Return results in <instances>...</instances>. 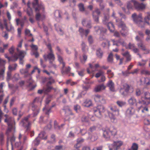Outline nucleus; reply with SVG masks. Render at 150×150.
I'll return each mask as SVG.
<instances>
[{"mask_svg": "<svg viewBox=\"0 0 150 150\" xmlns=\"http://www.w3.org/2000/svg\"><path fill=\"white\" fill-rule=\"evenodd\" d=\"M133 91V88L126 83L122 85L120 90V93L123 96H126L129 93H132Z\"/></svg>", "mask_w": 150, "mask_h": 150, "instance_id": "4", "label": "nucleus"}, {"mask_svg": "<svg viewBox=\"0 0 150 150\" xmlns=\"http://www.w3.org/2000/svg\"><path fill=\"white\" fill-rule=\"evenodd\" d=\"M116 21L117 23V24L119 28L122 29V30L120 31L122 35L123 36L126 35L127 32V29L125 25L123 22L120 20L116 19Z\"/></svg>", "mask_w": 150, "mask_h": 150, "instance_id": "7", "label": "nucleus"}, {"mask_svg": "<svg viewBox=\"0 0 150 150\" xmlns=\"http://www.w3.org/2000/svg\"><path fill=\"white\" fill-rule=\"evenodd\" d=\"M31 47L32 48V52L37 51L38 48L37 45H32L31 46Z\"/></svg>", "mask_w": 150, "mask_h": 150, "instance_id": "51", "label": "nucleus"}, {"mask_svg": "<svg viewBox=\"0 0 150 150\" xmlns=\"http://www.w3.org/2000/svg\"><path fill=\"white\" fill-rule=\"evenodd\" d=\"M150 20V13H149L147 16L144 18V21L145 23L149 25L148 21Z\"/></svg>", "mask_w": 150, "mask_h": 150, "instance_id": "61", "label": "nucleus"}, {"mask_svg": "<svg viewBox=\"0 0 150 150\" xmlns=\"http://www.w3.org/2000/svg\"><path fill=\"white\" fill-rule=\"evenodd\" d=\"M25 34L29 36H32V34L30 33V31L29 30L26 29L25 31Z\"/></svg>", "mask_w": 150, "mask_h": 150, "instance_id": "64", "label": "nucleus"}, {"mask_svg": "<svg viewBox=\"0 0 150 150\" xmlns=\"http://www.w3.org/2000/svg\"><path fill=\"white\" fill-rule=\"evenodd\" d=\"M144 83L145 85L147 86L150 85V80L148 78H144L143 79Z\"/></svg>", "mask_w": 150, "mask_h": 150, "instance_id": "36", "label": "nucleus"}, {"mask_svg": "<svg viewBox=\"0 0 150 150\" xmlns=\"http://www.w3.org/2000/svg\"><path fill=\"white\" fill-rule=\"evenodd\" d=\"M64 125V124H62L61 125V126H59L57 125V123L55 121L54 122V127L55 128L57 129H60V127H62Z\"/></svg>", "mask_w": 150, "mask_h": 150, "instance_id": "58", "label": "nucleus"}, {"mask_svg": "<svg viewBox=\"0 0 150 150\" xmlns=\"http://www.w3.org/2000/svg\"><path fill=\"white\" fill-rule=\"evenodd\" d=\"M54 80L52 78H50L49 80V81L47 84V86H49L51 84L54 83Z\"/></svg>", "mask_w": 150, "mask_h": 150, "instance_id": "55", "label": "nucleus"}, {"mask_svg": "<svg viewBox=\"0 0 150 150\" xmlns=\"http://www.w3.org/2000/svg\"><path fill=\"white\" fill-rule=\"evenodd\" d=\"M81 45L82 50L83 52L86 51L87 49V47L86 46V44L84 42H82Z\"/></svg>", "mask_w": 150, "mask_h": 150, "instance_id": "52", "label": "nucleus"}, {"mask_svg": "<svg viewBox=\"0 0 150 150\" xmlns=\"http://www.w3.org/2000/svg\"><path fill=\"white\" fill-rule=\"evenodd\" d=\"M141 73L142 74L145 75H150V71L146 69L142 70L141 71Z\"/></svg>", "mask_w": 150, "mask_h": 150, "instance_id": "38", "label": "nucleus"}, {"mask_svg": "<svg viewBox=\"0 0 150 150\" xmlns=\"http://www.w3.org/2000/svg\"><path fill=\"white\" fill-rule=\"evenodd\" d=\"M33 7L35 8V11L37 12L36 15V19L37 21H42L45 18L44 15H41L38 11H43L44 9V7L43 5L42 4L38 3V0H34L33 3Z\"/></svg>", "mask_w": 150, "mask_h": 150, "instance_id": "2", "label": "nucleus"}, {"mask_svg": "<svg viewBox=\"0 0 150 150\" xmlns=\"http://www.w3.org/2000/svg\"><path fill=\"white\" fill-rule=\"evenodd\" d=\"M109 16L108 15L105 16L103 19V24H107L108 27L110 31L112 32L114 30V27L113 24L111 22L108 23Z\"/></svg>", "mask_w": 150, "mask_h": 150, "instance_id": "11", "label": "nucleus"}, {"mask_svg": "<svg viewBox=\"0 0 150 150\" xmlns=\"http://www.w3.org/2000/svg\"><path fill=\"white\" fill-rule=\"evenodd\" d=\"M107 85L110 91L113 92L115 91L114 84L112 80H109L108 82Z\"/></svg>", "mask_w": 150, "mask_h": 150, "instance_id": "20", "label": "nucleus"}, {"mask_svg": "<svg viewBox=\"0 0 150 150\" xmlns=\"http://www.w3.org/2000/svg\"><path fill=\"white\" fill-rule=\"evenodd\" d=\"M100 14V11L98 9H96L95 11L93 12V15L95 21L96 23L98 22V16Z\"/></svg>", "mask_w": 150, "mask_h": 150, "instance_id": "18", "label": "nucleus"}, {"mask_svg": "<svg viewBox=\"0 0 150 150\" xmlns=\"http://www.w3.org/2000/svg\"><path fill=\"white\" fill-rule=\"evenodd\" d=\"M40 139H46L47 138V136L46 135L45 132H42L40 133L39 134L38 137H37L34 141V143L36 145H38L39 144L40 142Z\"/></svg>", "mask_w": 150, "mask_h": 150, "instance_id": "14", "label": "nucleus"}, {"mask_svg": "<svg viewBox=\"0 0 150 150\" xmlns=\"http://www.w3.org/2000/svg\"><path fill=\"white\" fill-rule=\"evenodd\" d=\"M82 23L83 25L86 26L88 28H91V22L89 20L84 19L82 21Z\"/></svg>", "mask_w": 150, "mask_h": 150, "instance_id": "23", "label": "nucleus"}, {"mask_svg": "<svg viewBox=\"0 0 150 150\" xmlns=\"http://www.w3.org/2000/svg\"><path fill=\"white\" fill-rule=\"evenodd\" d=\"M74 109L76 112H77L78 110H80V107L79 105H76L74 106Z\"/></svg>", "mask_w": 150, "mask_h": 150, "instance_id": "63", "label": "nucleus"}, {"mask_svg": "<svg viewBox=\"0 0 150 150\" xmlns=\"http://www.w3.org/2000/svg\"><path fill=\"white\" fill-rule=\"evenodd\" d=\"M84 141V139L81 138H79L77 139V143L75 145V148L79 147V146H78V145L81 144Z\"/></svg>", "mask_w": 150, "mask_h": 150, "instance_id": "37", "label": "nucleus"}, {"mask_svg": "<svg viewBox=\"0 0 150 150\" xmlns=\"http://www.w3.org/2000/svg\"><path fill=\"white\" fill-rule=\"evenodd\" d=\"M134 112V108L132 107L129 108L127 111V113L129 115L133 114Z\"/></svg>", "mask_w": 150, "mask_h": 150, "instance_id": "35", "label": "nucleus"}, {"mask_svg": "<svg viewBox=\"0 0 150 150\" xmlns=\"http://www.w3.org/2000/svg\"><path fill=\"white\" fill-rule=\"evenodd\" d=\"M93 110L95 115L98 117H100L102 113L105 111V108L103 105H98L93 108Z\"/></svg>", "mask_w": 150, "mask_h": 150, "instance_id": "9", "label": "nucleus"}, {"mask_svg": "<svg viewBox=\"0 0 150 150\" xmlns=\"http://www.w3.org/2000/svg\"><path fill=\"white\" fill-rule=\"evenodd\" d=\"M4 25L5 26L6 29L8 31H11L13 32L14 31V28L11 24L10 25L9 27L7 26L6 20L4 19Z\"/></svg>", "mask_w": 150, "mask_h": 150, "instance_id": "25", "label": "nucleus"}, {"mask_svg": "<svg viewBox=\"0 0 150 150\" xmlns=\"http://www.w3.org/2000/svg\"><path fill=\"white\" fill-rule=\"evenodd\" d=\"M117 103L119 106L121 107L124 106L125 105L126 103L124 101H118L117 102Z\"/></svg>", "mask_w": 150, "mask_h": 150, "instance_id": "46", "label": "nucleus"}, {"mask_svg": "<svg viewBox=\"0 0 150 150\" xmlns=\"http://www.w3.org/2000/svg\"><path fill=\"white\" fill-rule=\"evenodd\" d=\"M32 110L33 111V115L34 116L37 115L39 111V108L34 105H32Z\"/></svg>", "mask_w": 150, "mask_h": 150, "instance_id": "28", "label": "nucleus"}, {"mask_svg": "<svg viewBox=\"0 0 150 150\" xmlns=\"http://www.w3.org/2000/svg\"><path fill=\"white\" fill-rule=\"evenodd\" d=\"M123 142L121 141H114L112 144H108L109 150H118L123 145Z\"/></svg>", "mask_w": 150, "mask_h": 150, "instance_id": "8", "label": "nucleus"}, {"mask_svg": "<svg viewBox=\"0 0 150 150\" xmlns=\"http://www.w3.org/2000/svg\"><path fill=\"white\" fill-rule=\"evenodd\" d=\"M138 146L137 144L134 143L132 144L131 149L132 150H138Z\"/></svg>", "mask_w": 150, "mask_h": 150, "instance_id": "48", "label": "nucleus"}, {"mask_svg": "<svg viewBox=\"0 0 150 150\" xmlns=\"http://www.w3.org/2000/svg\"><path fill=\"white\" fill-rule=\"evenodd\" d=\"M128 101L130 104L133 105L136 103V100L134 97H132Z\"/></svg>", "mask_w": 150, "mask_h": 150, "instance_id": "39", "label": "nucleus"}, {"mask_svg": "<svg viewBox=\"0 0 150 150\" xmlns=\"http://www.w3.org/2000/svg\"><path fill=\"white\" fill-rule=\"evenodd\" d=\"M137 45L139 48H140L142 50H144L146 51V52H145V53L147 54L149 53V50H148L146 49L144 45L143 44V43L142 42L138 43Z\"/></svg>", "mask_w": 150, "mask_h": 150, "instance_id": "31", "label": "nucleus"}, {"mask_svg": "<svg viewBox=\"0 0 150 150\" xmlns=\"http://www.w3.org/2000/svg\"><path fill=\"white\" fill-rule=\"evenodd\" d=\"M96 54L99 58H100L102 57L103 55V52L100 49H99L97 50Z\"/></svg>", "mask_w": 150, "mask_h": 150, "instance_id": "43", "label": "nucleus"}, {"mask_svg": "<svg viewBox=\"0 0 150 150\" xmlns=\"http://www.w3.org/2000/svg\"><path fill=\"white\" fill-rule=\"evenodd\" d=\"M54 89V91H56L57 89V88H53L51 86H47V88L46 89V92H49L52 89Z\"/></svg>", "mask_w": 150, "mask_h": 150, "instance_id": "50", "label": "nucleus"}, {"mask_svg": "<svg viewBox=\"0 0 150 150\" xmlns=\"http://www.w3.org/2000/svg\"><path fill=\"white\" fill-rule=\"evenodd\" d=\"M110 108L112 112L111 113L108 111V115L110 118L111 121L113 122L115 119V115H118L119 114V110L115 105H112L110 107Z\"/></svg>", "mask_w": 150, "mask_h": 150, "instance_id": "6", "label": "nucleus"}, {"mask_svg": "<svg viewBox=\"0 0 150 150\" xmlns=\"http://www.w3.org/2000/svg\"><path fill=\"white\" fill-rule=\"evenodd\" d=\"M54 16L56 18H61L60 11H56L54 13Z\"/></svg>", "mask_w": 150, "mask_h": 150, "instance_id": "57", "label": "nucleus"}, {"mask_svg": "<svg viewBox=\"0 0 150 150\" xmlns=\"http://www.w3.org/2000/svg\"><path fill=\"white\" fill-rule=\"evenodd\" d=\"M63 110L65 112L67 115H73V114L71 110L68 106H65L64 107Z\"/></svg>", "mask_w": 150, "mask_h": 150, "instance_id": "32", "label": "nucleus"}, {"mask_svg": "<svg viewBox=\"0 0 150 150\" xmlns=\"http://www.w3.org/2000/svg\"><path fill=\"white\" fill-rule=\"evenodd\" d=\"M13 66L14 67V68H13V67L11 65H9L8 66V71H11L13 70H15L16 69V68L17 67V64H13Z\"/></svg>", "mask_w": 150, "mask_h": 150, "instance_id": "45", "label": "nucleus"}, {"mask_svg": "<svg viewBox=\"0 0 150 150\" xmlns=\"http://www.w3.org/2000/svg\"><path fill=\"white\" fill-rule=\"evenodd\" d=\"M107 74H108V77L109 78H112L114 75L113 73L110 70L107 71Z\"/></svg>", "mask_w": 150, "mask_h": 150, "instance_id": "56", "label": "nucleus"}, {"mask_svg": "<svg viewBox=\"0 0 150 150\" xmlns=\"http://www.w3.org/2000/svg\"><path fill=\"white\" fill-rule=\"evenodd\" d=\"M58 59V60L60 63V64H62V74L65 73V72L64 71L63 69L65 67V64L64 62H63V59L61 56L59 54H57Z\"/></svg>", "mask_w": 150, "mask_h": 150, "instance_id": "24", "label": "nucleus"}, {"mask_svg": "<svg viewBox=\"0 0 150 150\" xmlns=\"http://www.w3.org/2000/svg\"><path fill=\"white\" fill-rule=\"evenodd\" d=\"M11 71H8L7 72V76L6 77V80L8 81L11 79Z\"/></svg>", "mask_w": 150, "mask_h": 150, "instance_id": "60", "label": "nucleus"}, {"mask_svg": "<svg viewBox=\"0 0 150 150\" xmlns=\"http://www.w3.org/2000/svg\"><path fill=\"white\" fill-rule=\"evenodd\" d=\"M28 117H25L21 121L20 123V125L27 128V129L28 130L31 125V123L28 120Z\"/></svg>", "mask_w": 150, "mask_h": 150, "instance_id": "15", "label": "nucleus"}, {"mask_svg": "<svg viewBox=\"0 0 150 150\" xmlns=\"http://www.w3.org/2000/svg\"><path fill=\"white\" fill-rule=\"evenodd\" d=\"M104 74V72L102 70H100L98 72L96 73L95 76L97 78L101 77Z\"/></svg>", "mask_w": 150, "mask_h": 150, "instance_id": "40", "label": "nucleus"}, {"mask_svg": "<svg viewBox=\"0 0 150 150\" xmlns=\"http://www.w3.org/2000/svg\"><path fill=\"white\" fill-rule=\"evenodd\" d=\"M16 50L18 54L16 53L13 56V61H16L17 60L18 58H19L20 64H23V59L26 55V52L25 51L20 50L18 48H17Z\"/></svg>", "mask_w": 150, "mask_h": 150, "instance_id": "5", "label": "nucleus"}, {"mask_svg": "<svg viewBox=\"0 0 150 150\" xmlns=\"http://www.w3.org/2000/svg\"><path fill=\"white\" fill-rule=\"evenodd\" d=\"M5 61L0 58V67H5Z\"/></svg>", "mask_w": 150, "mask_h": 150, "instance_id": "49", "label": "nucleus"}, {"mask_svg": "<svg viewBox=\"0 0 150 150\" xmlns=\"http://www.w3.org/2000/svg\"><path fill=\"white\" fill-rule=\"evenodd\" d=\"M150 99V93L149 92L144 93L142 96L141 99L136 103V106L138 111H141L142 112L148 111V108L146 106L147 102Z\"/></svg>", "mask_w": 150, "mask_h": 150, "instance_id": "1", "label": "nucleus"}, {"mask_svg": "<svg viewBox=\"0 0 150 150\" xmlns=\"http://www.w3.org/2000/svg\"><path fill=\"white\" fill-rule=\"evenodd\" d=\"M89 65V68L87 69V71L88 73L89 74L91 73V72L96 71V69L99 67V65L98 64L94 65L90 63Z\"/></svg>", "mask_w": 150, "mask_h": 150, "instance_id": "17", "label": "nucleus"}, {"mask_svg": "<svg viewBox=\"0 0 150 150\" xmlns=\"http://www.w3.org/2000/svg\"><path fill=\"white\" fill-rule=\"evenodd\" d=\"M132 17L134 21L137 23L139 26L141 27H143L144 26L141 25L142 24H144V23L142 21V16L141 14H140L137 16L136 13H134L132 15Z\"/></svg>", "mask_w": 150, "mask_h": 150, "instance_id": "10", "label": "nucleus"}, {"mask_svg": "<svg viewBox=\"0 0 150 150\" xmlns=\"http://www.w3.org/2000/svg\"><path fill=\"white\" fill-rule=\"evenodd\" d=\"M47 46L50 52L47 55H44L43 57L45 60H46L48 59L50 61V62L51 61H52L54 60V57L52 50L51 45L49 44L47 45Z\"/></svg>", "mask_w": 150, "mask_h": 150, "instance_id": "12", "label": "nucleus"}, {"mask_svg": "<svg viewBox=\"0 0 150 150\" xmlns=\"http://www.w3.org/2000/svg\"><path fill=\"white\" fill-rule=\"evenodd\" d=\"M78 7L80 11L83 12L85 11L84 5L82 3H80L78 5Z\"/></svg>", "mask_w": 150, "mask_h": 150, "instance_id": "41", "label": "nucleus"}, {"mask_svg": "<svg viewBox=\"0 0 150 150\" xmlns=\"http://www.w3.org/2000/svg\"><path fill=\"white\" fill-rule=\"evenodd\" d=\"M113 54L111 53L109 55L108 58V61L110 62H113Z\"/></svg>", "mask_w": 150, "mask_h": 150, "instance_id": "47", "label": "nucleus"}, {"mask_svg": "<svg viewBox=\"0 0 150 150\" xmlns=\"http://www.w3.org/2000/svg\"><path fill=\"white\" fill-rule=\"evenodd\" d=\"M51 141L50 142L48 141L50 143H53L55 141V136L54 134H52L51 135Z\"/></svg>", "mask_w": 150, "mask_h": 150, "instance_id": "62", "label": "nucleus"}, {"mask_svg": "<svg viewBox=\"0 0 150 150\" xmlns=\"http://www.w3.org/2000/svg\"><path fill=\"white\" fill-rule=\"evenodd\" d=\"M5 116L6 117V119L4 121L5 122L7 123L8 127L6 133L7 134H8L12 130L14 129L15 122L13 118L7 115H5Z\"/></svg>", "mask_w": 150, "mask_h": 150, "instance_id": "3", "label": "nucleus"}, {"mask_svg": "<svg viewBox=\"0 0 150 150\" xmlns=\"http://www.w3.org/2000/svg\"><path fill=\"white\" fill-rule=\"evenodd\" d=\"M134 4L135 5V8L138 10L144 9L145 8L146 4L143 3H139L137 1L134 2Z\"/></svg>", "mask_w": 150, "mask_h": 150, "instance_id": "19", "label": "nucleus"}, {"mask_svg": "<svg viewBox=\"0 0 150 150\" xmlns=\"http://www.w3.org/2000/svg\"><path fill=\"white\" fill-rule=\"evenodd\" d=\"M122 54L123 56L126 57L127 61H129L131 60V56L128 52H122Z\"/></svg>", "mask_w": 150, "mask_h": 150, "instance_id": "29", "label": "nucleus"}, {"mask_svg": "<svg viewBox=\"0 0 150 150\" xmlns=\"http://www.w3.org/2000/svg\"><path fill=\"white\" fill-rule=\"evenodd\" d=\"M42 97H37L35 99L34 102L40 103V104L42 100Z\"/></svg>", "mask_w": 150, "mask_h": 150, "instance_id": "42", "label": "nucleus"}, {"mask_svg": "<svg viewBox=\"0 0 150 150\" xmlns=\"http://www.w3.org/2000/svg\"><path fill=\"white\" fill-rule=\"evenodd\" d=\"M146 60H142V63L140 62H138V65L140 66L143 67L146 64Z\"/></svg>", "mask_w": 150, "mask_h": 150, "instance_id": "53", "label": "nucleus"}, {"mask_svg": "<svg viewBox=\"0 0 150 150\" xmlns=\"http://www.w3.org/2000/svg\"><path fill=\"white\" fill-rule=\"evenodd\" d=\"M105 87V86L103 84L98 85L95 88L94 91L96 92H98L101 90H104Z\"/></svg>", "mask_w": 150, "mask_h": 150, "instance_id": "21", "label": "nucleus"}, {"mask_svg": "<svg viewBox=\"0 0 150 150\" xmlns=\"http://www.w3.org/2000/svg\"><path fill=\"white\" fill-rule=\"evenodd\" d=\"M98 138L97 135L95 134H93L91 138L88 137L87 138L88 140H90L91 141L94 142Z\"/></svg>", "mask_w": 150, "mask_h": 150, "instance_id": "34", "label": "nucleus"}, {"mask_svg": "<svg viewBox=\"0 0 150 150\" xmlns=\"http://www.w3.org/2000/svg\"><path fill=\"white\" fill-rule=\"evenodd\" d=\"M135 0H131L129 1L127 5V8L128 9H132L134 7L135 8V5L134 4V2H136Z\"/></svg>", "mask_w": 150, "mask_h": 150, "instance_id": "22", "label": "nucleus"}, {"mask_svg": "<svg viewBox=\"0 0 150 150\" xmlns=\"http://www.w3.org/2000/svg\"><path fill=\"white\" fill-rule=\"evenodd\" d=\"M144 123L146 125L150 124V116H149L148 118H145L144 120Z\"/></svg>", "mask_w": 150, "mask_h": 150, "instance_id": "54", "label": "nucleus"}, {"mask_svg": "<svg viewBox=\"0 0 150 150\" xmlns=\"http://www.w3.org/2000/svg\"><path fill=\"white\" fill-rule=\"evenodd\" d=\"M5 68V67H0V80L1 81L4 79V74Z\"/></svg>", "mask_w": 150, "mask_h": 150, "instance_id": "26", "label": "nucleus"}, {"mask_svg": "<svg viewBox=\"0 0 150 150\" xmlns=\"http://www.w3.org/2000/svg\"><path fill=\"white\" fill-rule=\"evenodd\" d=\"M95 101L98 103L104 104L106 103V100L103 96L99 95H95L94 96Z\"/></svg>", "mask_w": 150, "mask_h": 150, "instance_id": "16", "label": "nucleus"}, {"mask_svg": "<svg viewBox=\"0 0 150 150\" xmlns=\"http://www.w3.org/2000/svg\"><path fill=\"white\" fill-rule=\"evenodd\" d=\"M116 134V130L114 129L112 131L109 129H107L104 131L103 137L106 139H109L111 135H115Z\"/></svg>", "mask_w": 150, "mask_h": 150, "instance_id": "13", "label": "nucleus"}, {"mask_svg": "<svg viewBox=\"0 0 150 150\" xmlns=\"http://www.w3.org/2000/svg\"><path fill=\"white\" fill-rule=\"evenodd\" d=\"M28 69H20V72L21 74H28Z\"/></svg>", "mask_w": 150, "mask_h": 150, "instance_id": "44", "label": "nucleus"}, {"mask_svg": "<svg viewBox=\"0 0 150 150\" xmlns=\"http://www.w3.org/2000/svg\"><path fill=\"white\" fill-rule=\"evenodd\" d=\"M82 105L85 107H89L92 105V103L91 100L87 99L83 102Z\"/></svg>", "mask_w": 150, "mask_h": 150, "instance_id": "27", "label": "nucleus"}, {"mask_svg": "<svg viewBox=\"0 0 150 150\" xmlns=\"http://www.w3.org/2000/svg\"><path fill=\"white\" fill-rule=\"evenodd\" d=\"M81 120L83 122H88V117L87 116L83 115L82 117Z\"/></svg>", "mask_w": 150, "mask_h": 150, "instance_id": "59", "label": "nucleus"}, {"mask_svg": "<svg viewBox=\"0 0 150 150\" xmlns=\"http://www.w3.org/2000/svg\"><path fill=\"white\" fill-rule=\"evenodd\" d=\"M112 42L113 43V45H116L117 46H119L120 44L125 45L123 41L121 40H119L118 42L115 41L114 40H111Z\"/></svg>", "mask_w": 150, "mask_h": 150, "instance_id": "33", "label": "nucleus"}, {"mask_svg": "<svg viewBox=\"0 0 150 150\" xmlns=\"http://www.w3.org/2000/svg\"><path fill=\"white\" fill-rule=\"evenodd\" d=\"M30 2L28 1L27 3L28 8L27 10V13L30 16H32L33 15V11L31 8L30 7Z\"/></svg>", "mask_w": 150, "mask_h": 150, "instance_id": "30", "label": "nucleus"}]
</instances>
